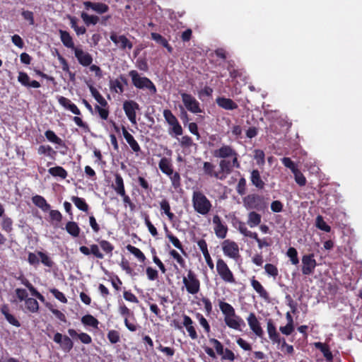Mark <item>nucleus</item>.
<instances>
[{"label": "nucleus", "mask_w": 362, "mask_h": 362, "mask_svg": "<svg viewBox=\"0 0 362 362\" xmlns=\"http://www.w3.org/2000/svg\"><path fill=\"white\" fill-rule=\"evenodd\" d=\"M122 131L126 141L128 143L132 150L136 153L139 152L141 147L134 137L127 130L124 126L122 127Z\"/></svg>", "instance_id": "obj_21"}, {"label": "nucleus", "mask_w": 362, "mask_h": 362, "mask_svg": "<svg viewBox=\"0 0 362 362\" xmlns=\"http://www.w3.org/2000/svg\"><path fill=\"white\" fill-rule=\"evenodd\" d=\"M192 202L194 211L204 216L208 214L212 208L211 202L201 191L193 192Z\"/></svg>", "instance_id": "obj_3"}, {"label": "nucleus", "mask_w": 362, "mask_h": 362, "mask_svg": "<svg viewBox=\"0 0 362 362\" xmlns=\"http://www.w3.org/2000/svg\"><path fill=\"white\" fill-rule=\"evenodd\" d=\"M197 319L199 320V324L203 327L204 331L206 333H209L211 331L210 325L206 319L203 316L202 314L197 313L196 315Z\"/></svg>", "instance_id": "obj_61"}, {"label": "nucleus", "mask_w": 362, "mask_h": 362, "mask_svg": "<svg viewBox=\"0 0 362 362\" xmlns=\"http://www.w3.org/2000/svg\"><path fill=\"white\" fill-rule=\"evenodd\" d=\"M66 231L73 238H78L81 233V228L75 221H70L66 223Z\"/></svg>", "instance_id": "obj_34"}, {"label": "nucleus", "mask_w": 362, "mask_h": 362, "mask_svg": "<svg viewBox=\"0 0 362 362\" xmlns=\"http://www.w3.org/2000/svg\"><path fill=\"white\" fill-rule=\"evenodd\" d=\"M25 304L26 309L29 312H30L32 313H35L38 312L39 303L36 299L33 298H28L25 300Z\"/></svg>", "instance_id": "obj_48"}, {"label": "nucleus", "mask_w": 362, "mask_h": 362, "mask_svg": "<svg viewBox=\"0 0 362 362\" xmlns=\"http://www.w3.org/2000/svg\"><path fill=\"white\" fill-rule=\"evenodd\" d=\"M216 271L223 281L230 284L235 282L232 271L230 269L226 262L221 258H218L216 261Z\"/></svg>", "instance_id": "obj_6"}, {"label": "nucleus", "mask_w": 362, "mask_h": 362, "mask_svg": "<svg viewBox=\"0 0 362 362\" xmlns=\"http://www.w3.org/2000/svg\"><path fill=\"white\" fill-rule=\"evenodd\" d=\"M101 249L109 257H112L114 250V245L106 240H97Z\"/></svg>", "instance_id": "obj_47"}, {"label": "nucleus", "mask_w": 362, "mask_h": 362, "mask_svg": "<svg viewBox=\"0 0 362 362\" xmlns=\"http://www.w3.org/2000/svg\"><path fill=\"white\" fill-rule=\"evenodd\" d=\"M218 170L216 166L211 162L204 161L203 163L202 170L204 174L211 178H215L218 180H224L232 173L234 168H240V163L238 157L233 158L221 159L218 162Z\"/></svg>", "instance_id": "obj_1"}, {"label": "nucleus", "mask_w": 362, "mask_h": 362, "mask_svg": "<svg viewBox=\"0 0 362 362\" xmlns=\"http://www.w3.org/2000/svg\"><path fill=\"white\" fill-rule=\"evenodd\" d=\"M74 55L77 59L78 63L83 66H88L93 62V57L88 52H84L81 48H76L74 50Z\"/></svg>", "instance_id": "obj_16"}, {"label": "nucleus", "mask_w": 362, "mask_h": 362, "mask_svg": "<svg viewBox=\"0 0 362 362\" xmlns=\"http://www.w3.org/2000/svg\"><path fill=\"white\" fill-rule=\"evenodd\" d=\"M79 251L86 256L92 254L97 259H103L104 258V254L100 251L99 247L96 244H92L90 248L86 246H81L79 247Z\"/></svg>", "instance_id": "obj_18"}, {"label": "nucleus", "mask_w": 362, "mask_h": 362, "mask_svg": "<svg viewBox=\"0 0 362 362\" xmlns=\"http://www.w3.org/2000/svg\"><path fill=\"white\" fill-rule=\"evenodd\" d=\"M71 200L79 210L88 212L89 206L83 198L73 196Z\"/></svg>", "instance_id": "obj_44"}, {"label": "nucleus", "mask_w": 362, "mask_h": 362, "mask_svg": "<svg viewBox=\"0 0 362 362\" xmlns=\"http://www.w3.org/2000/svg\"><path fill=\"white\" fill-rule=\"evenodd\" d=\"M182 101L185 108L192 113H200L202 109L199 101L191 94L187 93H180Z\"/></svg>", "instance_id": "obj_7"}, {"label": "nucleus", "mask_w": 362, "mask_h": 362, "mask_svg": "<svg viewBox=\"0 0 362 362\" xmlns=\"http://www.w3.org/2000/svg\"><path fill=\"white\" fill-rule=\"evenodd\" d=\"M81 322L86 326H90L95 329L98 328L99 321L90 314L83 316L81 317Z\"/></svg>", "instance_id": "obj_46"}, {"label": "nucleus", "mask_w": 362, "mask_h": 362, "mask_svg": "<svg viewBox=\"0 0 362 362\" xmlns=\"http://www.w3.org/2000/svg\"><path fill=\"white\" fill-rule=\"evenodd\" d=\"M39 258L42 264L47 267H52L54 266V262L45 252L37 251L36 253L29 252L28 255V262L32 266H37L40 264Z\"/></svg>", "instance_id": "obj_5"}, {"label": "nucleus", "mask_w": 362, "mask_h": 362, "mask_svg": "<svg viewBox=\"0 0 362 362\" xmlns=\"http://www.w3.org/2000/svg\"><path fill=\"white\" fill-rule=\"evenodd\" d=\"M264 269H265L266 273L268 275L272 276L274 278H276L279 274V271H278L277 267L272 264H269V263L266 264L264 265Z\"/></svg>", "instance_id": "obj_63"}, {"label": "nucleus", "mask_w": 362, "mask_h": 362, "mask_svg": "<svg viewBox=\"0 0 362 362\" xmlns=\"http://www.w3.org/2000/svg\"><path fill=\"white\" fill-rule=\"evenodd\" d=\"M315 347L320 350L326 360L329 362H332L333 359V355L329 346L327 344L322 342H316L315 344Z\"/></svg>", "instance_id": "obj_36"}, {"label": "nucleus", "mask_w": 362, "mask_h": 362, "mask_svg": "<svg viewBox=\"0 0 362 362\" xmlns=\"http://www.w3.org/2000/svg\"><path fill=\"white\" fill-rule=\"evenodd\" d=\"M45 136L49 141L57 144L60 146H66L64 141L61 138H59L52 130H47L45 132Z\"/></svg>", "instance_id": "obj_37"}, {"label": "nucleus", "mask_w": 362, "mask_h": 362, "mask_svg": "<svg viewBox=\"0 0 362 362\" xmlns=\"http://www.w3.org/2000/svg\"><path fill=\"white\" fill-rule=\"evenodd\" d=\"M60 40L64 45L67 48L75 49L76 47L74 46V42L72 37L70 33L66 30H59Z\"/></svg>", "instance_id": "obj_29"}, {"label": "nucleus", "mask_w": 362, "mask_h": 362, "mask_svg": "<svg viewBox=\"0 0 362 362\" xmlns=\"http://www.w3.org/2000/svg\"><path fill=\"white\" fill-rule=\"evenodd\" d=\"M81 18L86 26H89L90 25H95L100 22V18L98 16L88 15L86 12H82L81 13Z\"/></svg>", "instance_id": "obj_42"}, {"label": "nucleus", "mask_w": 362, "mask_h": 362, "mask_svg": "<svg viewBox=\"0 0 362 362\" xmlns=\"http://www.w3.org/2000/svg\"><path fill=\"white\" fill-rule=\"evenodd\" d=\"M68 334L73 339H78L83 344H90V343H92V338L87 333H85V332L78 333L74 329H69Z\"/></svg>", "instance_id": "obj_28"}, {"label": "nucleus", "mask_w": 362, "mask_h": 362, "mask_svg": "<svg viewBox=\"0 0 362 362\" xmlns=\"http://www.w3.org/2000/svg\"><path fill=\"white\" fill-rule=\"evenodd\" d=\"M213 155L215 158L221 159L233 158L238 157V153L230 145L223 144L220 148L214 151Z\"/></svg>", "instance_id": "obj_9"}, {"label": "nucleus", "mask_w": 362, "mask_h": 362, "mask_svg": "<svg viewBox=\"0 0 362 362\" xmlns=\"http://www.w3.org/2000/svg\"><path fill=\"white\" fill-rule=\"evenodd\" d=\"M226 325L233 329L241 330V326H245V322L243 319L236 315L233 317H224Z\"/></svg>", "instance_id": "obj_22"}, {"label": "nucleus", "mask_w": 362, "mask_h": 362, "mask_svg": "<svg viewBox=\"0 0 362 362\" xmlns=\"http://www.w3.org/2000/svg\"><path fill=\"white\" fill-rule=\"evenodd\" d=\"M123 110L131 123L136 124V111L139 110V105L134 100H125L123 103Z\"/></svg>", "instance_id": "obj_10"}, {"label": "nucleus", "mask_w": 362, "mask_h": 362, "mask_svg": "<svg viewBox=\"0 0 362 362\" xmlns=\"http://www.w3.org/2000/svg\"><path fill=\"white\" fill-rule=\"evenodd\" d=\"M144 219L145 224H146V227L148 228V231L151 234V235H153V237L157 236L158 235L157 229L151 222L149 216L147 214H144Z\"/></svg>", "instance_id": "obj_58"}, {"label": "nucleus", "mask_w": 362, "mask_h": 362, "mask_svg": "<svg viewBox=\"0 0 362 362\" xmlns=\"http://www.w3.org/2000/svg\"><path fill=\"white\" fill-rule=\"evenodd\" d=\"M33 204L37 207L46 211L50 209V205L47 202L46 199L40 196L35 195L32 199Z\"/></svg>", "instance_id": "obj_40"}, {"label": "nucleus", "mask_w": 362, "mask_h": 362, "mask_svg": "<svg viewBox=\"0 0 362 362\" xmlns=\"http://www.w3.org/2000/svg\"><path fill=\"white\" fill-rule=\"evenodd\" d=\"M236 192L240 196L245 194L246 193V180L245 177L240 178L238 185L236 186Z\"/></svg>", "instance_id": "obj_62"}, {"label": "nucleus", "mask_w": 362, "mask_h": 362, "mask_svg": "<svg viewBox=\"0 0 362 362\" xmlns=\"http://www.w3.org/2000/svg\"><path fill=\"white\" fill-rule=\"evenodd\" d=\"M219 308L225 317L235 316V309L228 303L220 301Z\"/></svg>", "instance_id": "obj_38"}, {"label": "nucleus", "mask_w": 362, "mask_h": 362, "mask_svg": "<svg viewBox=\"0 0 362 362\" xmlns=\"http://www.w3.org/2000/svg\"><path fill=\"white\" fill-rule=\"evenodd\" d=\"M127 249L129 252H131L136 258H138V259L140 262H145L146 257H145L144 254L139 248H137L132 245H128L127 246Z\"/></svg>", "instance_id": "obj_50"}, {"label": "nucleus", "mask_w": 362, "mask_h": 362, "mask_svg": "<svg viewBox=\"0 0 362 362\" xmlns=\"http://www.w3.org/2000/svg\"><path fill=\"white\" fill-rule=\"evenodd\" d=\"M18 82L28 88H37L40 87V83L35 80L30 81V78L27 73L23 71H20L18 76Z\"/></svg>", "instance_id": "obj_20"}, {"label": "nucleus", "mask_w": 362, "mask_h": 362, "mask_svg": "<svg viewBox=\"0 0 362 362\" xmlns=\"http://www.w3.org/2000/svg\"><path fill=\"white\" fill-rule=\"evenodd\" d=\"M115 180L111 185V187L115 190V192L117 193V194H124V192H126L125 187H124V182L123 177L122 175L116 173L114 174Z\"/></svg>", "instance_id": "obj_24"}, {"label": "nucleus", "mask_w": 362, "mask_h": 362, "mask_svg": "<svg viewBox=\"0 0 362 362\" xmlns=\"http://www.w3.org/2000/svg\"><path fill=\"white\" fill-rule=\"evenodd\" d=\"M292 173L294 175L296 183L300 187L305 186L306 184V178L303 174L298 168Z\"/></svg>", "instance_id": "obj_56"}, {"label": "nucleus", "mask_w": 362, "mask_h": 362, "mask_svg": "<svg viewBox=\"0 0 362 362\" xmlns=\"http://www.w3.org/2000/svg\"><path fill=\"white\" fill-rule=\"evenodd\" d=\"M262 200V197L257 194H250L243 199L244 205L247 209H259V203Z\"/></svg>", "instance_id": "obj_23"}, {"label": "nucleus", "mask_w": 362, "mask_h": 362, "mask_svg": "<svg viewBox=\"0 0 362 362\" xmlns=\"http://www.w3.org/2000/svg\"><path fill=\"white\" fill-rule=\"evenodd\" d=\"M262 216L259 214L255 211H251L248 214L247 223L250 228H254L259 225Z\"/></svg>", "instance_id": "obj_39"}, {"label": "nucleus", "mask_w": 362, "mask_h": 362, "mask_svg": "<svg viewBox=\"0 0 362 362\" xmlns=\"http://www.w3.org/2000/svg\"><path fill=\"white\" fill-rule=\"evenodd\" d=\"M302 273L304 275H311L317 266L316 260L314 258V254L305 255L302 257Z\"/></svg>", "instance_id": "obj_11"}, {"label": "nucleus", "mask_w": 362, "mask_h": 362, "mask_svg": "<svg viewBox=\"0 0 362 362\" xmlns=\"http://www.w3.org/2000/svg\"><path fill=\"white\" fill-rule=\"evenodd\" d=\"M110 88L111 91L119 94H122L124 91V86L118 78L110 80Z\"/></svg>", "instance_id": "obj_49"}, {"label": "nucleus", "mask_w": 362, "mask_h": 362, "mask_svg": "<svg viewBox=\"0 0 362 362\" xmlns=\"http://www.w3.org/2000/svg\"><path fill=\"white\" fill-rule=\"evenodd\" d=\"M267 328L269 339L274 343L279 344L281 342V337L279 334L277 332L276 327L272 320H268Z\"/></svg>", "instance_id": "obj_30"}, {"label": "nucleus", "mask_w": 362, "mask_h": 362, "mask_svg": "<svg viewBox=\"0 0 362 362\" xmlns=\"http://www.w3.org/2000/svg\"><path fill=\"white\" fill-rule=\"evenodd\" d=\"M48 173L53 177H59L61 179H65L67 175V171L62 166H55L48 169Z\"/></svg>", "instance_id": "obj_41"}, {"label": "nucleus", "mask_w": 362, "mask_h": 362, "mask_svg": "<svg viewBox=\"0 0 362 362\" xmlns=\"http://www.w3.org/2000/svg\"><path fill=\"white\" fill-rule=\"evenodd\" d=\"M160 208L161 211L165 214L168 220L170 222H174L175 218V215L171 211V208L168 200L166 199H163L160 202Z\"/></svg>", "instance_id": "obj_33"}, {"label": "nucleus", "mask_w": 362, "mask_h": 362, "mask_svg": "<svg viewBox=\"0 0 362 362\" xmlns=\"http://www.w3.org/2000/svg\"><path fill=\"white\" fill-rule=\"evenodd\" d=\"M107 337L111 344H117L120 340V335L118 331L112 329L107 334Z\"/></svg>", "instance_id": "obj_59"}, {"label": "nucleus", "mask_w": 362, "mask_h": 362, "mask_svg": "<svg viewBox=\"0 0 362 362\" xmlns=\"http://www.w3.org/2000/svg\"><path fill=\"white\" fill-rule=\"evenodd\" d=\"M182 283L188 293L195 295L200 291L201 283L197 274L191 269L187 272L186 276L182 279Z\"/></svg>", "instance_id": "obj_4"}, {"label": "nucleus", "mask_w": 362, "mask_h": 362, "mask_svg": "<svg viewBox=\"0 0 362 362\" xmlns=\"http://www.w3.org/2000/svg\"><path fill=\"white\" fill-rule=\"evenodd\" d=\"M209 342L214 346L218 355L221 356L223 354L225 349H223V344L218 339L211 338L209 339Z\"/></svg>", "instance_id": "obj_64"}, {"label": "nucleus", "mask_w": 362, "mask_h": 362, "mask_svg": "<svg viewBox=\"0 0 362 362\" xmlns=\"http://www.w3.org/2000/svg\"><path fill=\"white\" fill-rule=\"evenodd\" d=\"M89 89L91 93V95L95 98V100L100 105V106L103 107H106L108 106V103L106 101V100L95 87H93V86H90Z\"/></svg>", "instance_id": "obj_43"}, {"label": "nucleus", "mask_w": 362, "mask_h": 362, "mask_svg": "<svg viewBox=\"0 0 362 362\" xmlns=\"http://www.w3.org/2000/svg\"><path fill=\"white\" fill-rule=\"evenodd\" d=\"M250 282H251V286L253 288V289L259 294V296L262 298H263L266 300H269V293L263 287V286L261 284V283L259 281H258L257 279H255V276L252 277Z\"/></svg>", "instance_id": "obj_27"}, {"label": "nucleus", "mask_w": 362, "mask_h": 362, "mask_svg": "<svg viewBox=\"0 0 362 362\" xmlns=\"http://www.w3.org/2000/svg\"><path fill=\"white\" fill-rule=\"evenodd\" d=\"M120 267L123 270L126 272L127 274L132 276H135L136 275V273L133 271V269L130 267L129 262L127 259L125 258H122Z\"/></svg>", "instance_id": "obj_60"}, {"label": "nucleus", "mask_w": 362, "mask_h": 362, "mask_svg": "<svg viewBox=\"0 0 362 362\" xmlns=\"http://www.w3.org/2000/svg\"><path fill=\"white\" fill-rule=\"evenodd\" d=\"M248 325L251 330L259 337H262L264 334V331L260 326V323L258 321L255 314L250 313L247 317Z\"/></svg>", "instance_id": "obj_17"}, {"label": "nucleus", "mask_w": 362, "mask_h": 362, "mask_svg": "<svg viewBox=\"0 0 362 362\" xmlns=\"http://www.w3.org/2000/svg\"><path fill=\"white\" fill-rule=\"evenodd\" d=\"M158 167L161 172L166 175H170L173 172H174L170 160L165 157H163L160 160Z\"/></svg>", "instance_id": "obj_32"}, {"label": "nucleus", "mask_w": 362, "mask_h": 362, "mask_svg": "<svg viewBox=\"0 0 362 362\" xmlns=\"http://www.w3.org/2000/svg\"><path fill=\"white\" fill-rule=\"evenodd\" d=\"M119 313L122 315V316H124V325L125 326L127 327V328L131 331V332H135L137 330V328H138V326L136 325H135L134 323H132L130 322L129 320H128V317L131 314V310L125 305H123L122 306L119 307Z\"/></svg>", "instance_id": "obj_26"}, {"label": "nucleus", "mask_w": 362, "mask_h": 362, "mask_svg": "<svg viewBox=\"0 0 362 362\" xmlns=\"http://www.w3.org/2000/svg\"><path fill=\"white\" fill-rule=\"evenodd\" d=\"M254 158L258 165L263 166L265 164V154L262 150L255 149L254 151Z\"/></svg>", "instance_id": "obj_53"}, {"label": "nucleus", "mask_w": 362, "mask_h": 362, "mask_svg": "<svg viewBox=\"0 0 362 362\" xmlns=\"http://www.w3.org/2000/svg\"><path fill=\"white\" fill-rule=\"evenodd\" d=\"M222 250L223 254L229 258L238 259L240 257L239 246L235 241L225 240L222 243Z\"/></svg>", "instance_id": "obj_8"}, {"label": "nucleus", "mask_w": 362, "mask_h": 362, "mask_svg": "<svg viewBox=\"0 0 362 362\" xmlns=\"http://www.w3.org/2000/svg\"><path fill=\"white\" fill-rule=\"evenodd\" d=\"M39 155H45L54 159L57 152L49 145H40L37 148Z\"/></svg>", "instance_id": "obj_45"}, {"label": "nucleus", "mask_w": 362, "mask_h": 362, "mask_svg": "<svg viewBox=\"0 0 362 362\" xmlns=\"http://www.w3.org/2000/svg\"><path fill=\"white\" fill-rule=\"evenodd\" d=\"M169 125L170 126L169 129L170 134H174L175 136L182 135L183 129L178 121L169 124Z\"/></svg>", "instance_id": "obj_54"}, {"label": "nucleus", "mask_w": 362, "mask_h": 362, "mask_svg": "<svg viewBox=\"0 0 362 362\" xmlns=\"http://www.w3.org/2000/svg\"><path fill=\"white\" fill-rule=\"evenodd\" d=\"M83 4L86 10L88 11L90 9L100 15L107 13L110 9L108 5L102 2L86 1H83Z\"/></svg>", "instance_id": "obj_15"}, {"label": "nucleus", "mask_w": 362, "mask_h": 362, "mask_svg": "<svg viewBox=\"0 0 362 362\" xmlns=\"http://www.w3.org/2000/svg\"><path fill=\"white\" fill-rule=\"evenodd\" d=\"M214 230L216 235L218 238L223 239L226 237L228 233V226L225 224L218 215L213 216Z\"/></svg>", "instance_id": "obj_14"}, {"label": "nucleus", "mask_w": 362, "mask_h": 362, "mask_svg": "<svg viewBox=\"0 0 362 362\" xmlns=\"http://www.w3.org/2000/svg\"><path fill=\"white\" fill-rule=\"evenodd\" d=\"M287 256L290 258L292 264L296 265L299 263L298 252L296 248L291 247L287 250Z\"/></svg>", "instance_id": "obj_57"}, {"label": "nucleus", "mask_w": 362, "mask_h": 362, "mask_svg": "<svg viewBox=\"0 0 362 362\" xmlns=\"http://www.w3.org/2000/svg\"><path fill=\"white\" fill-rule=\"evenodd\" d=\"M171 181L172 187L177 189L181 187V177L179 173L173 172L170 175H168Z\"/></svg>", "instance_id": "obj_51"}, {"label": "nucleus", "mask_w": 362, "mask_h": 362, "mask_svg": "<svg viewBox=\"0 0 362 362\" xmlns=\"http://www.w3.org/2000/svg\"><path fill=\"white\" fill-rule=\"evenodd\" d=\"M316 226L321 230L327 233H329L331 230V227L327 224L321 216H317L316 218Z\"/></svg>", "instance_id": "obj_55"}, {"label": "nucleus", "mask_w": 362, "mask_h": 362, "mask_svg": "<svg viewBox=\"0 0 362 362\" xmlns=\"http://www.w3.org/2000/svg\"><path fill=\"white\" fill-rule=\"evenodd\" d=\"M167 238L170 241V243L174 245V247L180 250L183 254L186 255L181 242L176 236H175L171 233H167Z\"/></svg>", "instance_id": "obj_52"}, {"label": "nucleus", "mask_w": 362, "mask_h": 362, "mask_svg": "<svg viewBox=\"0 0 362 362\" xmlns=\"http://www.w3.org/2000/svg\"><path fill=\"white\" fill-rule=\"evenodd\" d=\"M183 326L185 327L189 336L192 339H197L198 337L197 331L193 324L194 322L191 319V317L185 314L183 315Z\"/></svg>", "instance_id": "obj_25"}, {"label": "nucleus", "mask_w": 362, "mask_h": 362, "mask_svg": "<svg viewBox=\"0 0 362 362\" xmlns=\"http://www.w3.org/2000/svg\"><path fill=\"white\" fill-rule=\"evenodd\" d=\"M250 180L252 184L259 189H262L264 187L265 183L262 180L259 171L257 169H254L251 171Z\"/></svg>", "instance_id": "obj_31"}, {"label": "nucleus", "mask_w": 362, "mask_h": 362, "mask_svg": "<svg viewBox=\"0 0 362 362\" xmlns=\"http://www.w3.org/2000/svg\"><path fill=\"white\" fill-rule=\"evenodd\" d=\"M110 39L122 50H130L133 47V43L124 35H117L115 32H112Z\"/></svg>", "instance_id": "obj_12"}, {"label": "nucleus", "mask_w": 362, "mask_h": 362, "mask_svg": "<svg viewBox=\"0 0 362 362\" xmlns=\"http://www.w3.org/2000/svg\"><path fill=\"white\" fill-rule=\"evenodd\" d=\"M132 85L139 90L146 91L147 94L154 95L157 93V88L153 82L148 77L142 76L136 70H131L128 73Z\"/></svg>", "instance_id": "obj_2"}, {"label": "nucleus", "mask_w": 362, "mask_h": 362, "mask_svg": "<svg viewBox=\"0 0 362 362\" xmlns=\"http://www.w3.org/2000/svg\"><path fill=\"white\" fill-rule=\"evenodd\" d=\"M53 341L59 344L60 348L66 353H69L74 347V342L71 338L66 335H62L57 332L53 337Z\"/></svg>", "instance_id": "obj_13"}, {"label": "nucleus", "mask_w": 362, "mask_h": 362, "mask_svg": "<svg viewBox=\"0 0 362 362\" xmlns=\"http://www.w3.org/2000/svg\"><path fill=\"white\" fill-rule=\"evenodd\" d=\"M217 105L226 110H234L238 107V104L230 98L218 97L216 99Z\"/></svg>", "instance_id": "obj_19"}, {"label": "nucleus", "mask_w": 362, "mask_h": 362, "mask_svg": "<svg viewBox=\"0 0 362 362\" xmlns=\"http://www.w3.org/2000/svg\"><path fill=\"white\" fill-rule=\"evenodd\" d=\"M1 313L4 315L6 320L12 325L19 327H21L20 322L11 314L9 313V308L7 305H2Z\"/></svg>", "instance_id": "obj_35"}]
</instances>
